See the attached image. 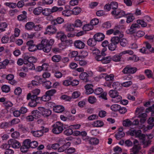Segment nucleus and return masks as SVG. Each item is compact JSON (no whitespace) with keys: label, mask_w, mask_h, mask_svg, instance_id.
I'll use <instances>...</instances> for the list:
<instances>
[{"label":"nucleus","mask_w":154,"mask_h":154,"mask_svg":"<svg viewBox=\"0 0 154 154\" xmlns=\"http://www.w3.org/2000/svg\"><path fill=\"white\" fill-rule=\"evenodd\" d=\"M70 145V143L68 142L61 146L65 152L66 151V150H67V149L69 148Z\"/></svg>","instance_id":"e2e57ef3"},{"label":"nucleus","mask_w":154,"mask_h":154,"mask_svg":"<svg viewBox=\"0 0 154 154\" xmlns=\"http://www.w3.org/2000/svg\"><path fill=\"white\" fill-rule=\"evenodd\" d=\"M75 151V149L74 148L70 147L68 148L66 150V153L68 154H70L74 153Z\"/></svg>","instance_id":"680f3d73"},{"label":"nucleus","mask_w":154,"mask_h":154,"mask_svg":"<svg viewBox=\"0 0 154 154\" xmlns=\"http://www.w3.org/2000/svg\"><path fill=\"white\" fill-rule=\"evenodd\" d=\"M51 99V97H50L48 95L46 94V92L45 95L41 97V99L42 100L44 101H47Z\"/></svg>","instance_id":"13d9d810"},{"label":"nucleus","mask_w":154,"mask_h":154,"mask_svg":"<svg viewBox=\"0 0 154 154\" xmlns=\"http://www.w3.org/2000/svg\"><path fill=\"white\" fill-rule=\"evenodd\" d=\"M54 128L52 132L54 134H58L61 133L63 130V124L60 122H57L53 125Z\"/></svg>","instance_id":"7ed1b4c3"},{"label":"nucleus","mask_w":154,"mask_h":154,"mask_svg":"<svg viewBox=\"0 0 154 154\" xmlns=\"http://www.w3.org/2000/svg\"><path fill=\"white\" fill-rule=\"evenodd\" d=\"M118 3L115 2H112L110 4V6L111 8L113 10H118L117 8H118Z\"/></svg>","instance_id":"4c0bfd02"},{"label":"nucleus","mask_w":154,"mask_h":154,"mask_svg":"<svg viewBox=\"0 0 154 154\" xmlns=\"http://www.w3.org/2000/svg\"><path fill=\"white\" fill-rule=\"evenodd\" d=\"M34 25L35 23L33 22H28L25 25V29L28 30H32L33 28Z\"/></svg>","instance_id":"dca6fc26"},{"label":"nucleus","mask_w":154,"mask_h":154,"mask_svg":"<svg viewBox=\"0 0 154 154\" xmlns=\"http://www.w3.org/2000/svg\"><path fill=\"white\" fill-rule=\"evenodd\" d=\"M3 104L7 109L13 106L12 103L10 101H5L3 103Z\"/></svg>","instance_id":"3c124183"},{"label":"nucleus","mask_w":154,"mask_h":154,"mask_svg":"<svg viewBox=\"0 0 154 154\" xmlns=\"http://www.w3.org/2000/svg\"><path fill=\"white\" fill-rule=\"evenodd\" d=\"M46 30V32H44L45 34H48L49 33L50 34H54L57 32V30L55 26L50 25L47 27Z\"/></svg>","instance_id":"39448f33"},{"label":"nucleus","mask_w":154,"mask_h":154,"mask_svg":"<svg viewBox=\"0 0 154 154\" xmlns=\"http://www.w3.org/2000/svg\"><path fill=\"white\" fill-rule=\"evenodd\" d=\"M93 28V26L91 24L85 25L82 27L83 29L85 31H88L92 30Z\"/></svg>","instance_id":"cd10ccee"},{"label":"nucleus","mask_w":154,"mask_h":154,"mask_svg":"<svg viewBox=\"0 0 154 154\" xmlns=\"http://www.w3.org/2000/svg\"><path fill=\"white\" fill-rule=\"evenodd\" d=\"M61 59V57L58 55H54L52 57V60L54 62H58Z\"/></svg>","instance_id":"bb28decb"},{"label":"nucleus","mask_w":154,"mask_h":154,"mask_svg":"<svg viewBox=\"0 0 154 154\" xmlns=\"http://www.w3.org/2000/svg\"><path fill=\"white\" fill-rule=\"evenodd\" d=\"M141 149L140 146H134L131 149V151L134 154H137L139 152Z\"/></svg>","instance_id":"aec40b11"},{"label":"nucleus","mask_w":154,"mask_h":154,"mask_svg":"<svg viewBox=\"0 0 154 154\" xmlns=\"http://www.w3.org/2000/svg\"><path fill=\"white\" fill-rule=\"evenodd\" d=\"M38 109L41 112L42 115L45 117H48L51 114V111L48 109H45L44 108L40 107Z\"/></svg>","instance_id":"0eeeda50"},{"label":"nucleus","mask_w":154,"mask_h":154,"mask_svg":"<svg viewBox=\"0 0 154 154\" xmlns=\"http://www.w3.org/2000/svg\"><path fill=\"white\" fill-rule=\"evenodd\" d=\"M106 55V54L104 52H102L100 54L96 55L95 58L97 60L100 61L102 62L103 59H104V57Z\"/></svg>","instance_id":"a211bd4d"},{"label":"nucleus","mask_w":154,"mask_h":154,"mask_svg":"<svg viewBox=\"0 0 154 154\" xmlns=\"http://www.w3.org/2000/svg\"><path fill=\"white\" fill-rule=\"evenodd\" d=\"M51 83L49 81H47L44 82L43 85L48 89L51 88Z\"/></svg>","instance_id":"8fccbe9b"},{"label":"nucleus","mask_w":154,"mask_h":154,"mask_svg":"<svg viewBox=\"0 0 154 154\" xmlns=\"http://www.w3.org/2000/svg\"><path fill=\"white\" fill-rule=\"evenodd\" d=\"M119 42L120 45L122 47H125L128 44V41L125 38L121 39Z\"/></svg>","instance_id":"49530a36"},{"label":"nucleus","mask_w":154,"mask_h":154,"mask_svg":"<svg viewBox=\"0 0 154 154\" xmlns=\"http://www.w3.org/2000/svg\"><path fill=\"white\" fill-rule=\"evenodd\" d=\"M63 8L62 7L58 8L56 6L53 7L51 9H50L51 12L54 13L57 11H62Z\"/></svg>","instance_id":"f704fd0d"},{"label":"nucleus","mask_w":154,"mask_h":154,"mask_svg":"<svg viewBox=\"0 0 154 154\" xmlns=\"http://www.w3.org/2000/svg\"><path fill=\"white\" fill-rule=\"evenodd\" d=\"M121 38L119 37L118 36L113 37L111 39V42L117 45L119 42L120 39Z\"/></svg>","instance_id":"c756f323"},{"label":"nucleus","mask_w":154,"mask_h":154,"mask_svg":"<svg viewBox=\"0 0 154 154\" xmlns=\"http://www.w3.org/2000/svg\"><path fill=\"white\" fill-rule=\"evenodd\" d=\"M89 75L86 72H82L79 75L80 78L85 82H87L89 81Z\"/></svg>","instance_id":"f8f14e48"},{"label":"nucleus","mask_w":154,"mask_h":154,"mask_svg":"<svg viewBox=\"0 0 154 154\" xmlns=\"http://www.w3.org/2000/svg\"><path fill=\"white\" fill-rule=\"evenodd\" d=\"M23 14L20 15L18 16L17 19L19 21H22L25 20L26 18V12L23 11L22 12Z\"/></svg>","instance_id":"5701e85b"},{"label":"nucleus","mask_w":154,"mask_h":154,"mask_svg":"<svg viewBox=\"0 0 154 154\" xmlns=\"http://www.w3.org/2000/svg\"><path fill=\"white\" fill-rule=\"evenodd\" d=\"M9 63L8 60L7 59L5 60L2 62H0V69H5Z\"/></svg>","instance_id":"b1692460"},{"label":"nucleus","mask_w":154,"mask_h":154,"mask_svg":"<svg viewBox=\"0 0 154 154\" xmlns=\"http://www.w3.org/2000/svg\"><path fill=\"white\" fill-rule=\"evenodd\" d=\"M123 55L122 52L120 53L119 55H115L112 58V60L115 62L120 61L121 57Z\"/></svg>","instance_id":"4be33fe9"},{"label":"nucleus","mask_w":154,"mask_h":154,"mask_svg":"<svg viewBox=\"0 0 154 154\" xmlns=\"http://www.w3.org/2000/svg\"><path fill=\"white\" fill-rule=\"evenodd\" d=\"M105 37L104 35L101 33H98L95 34L94 38L97 41L100 42L103 40Z\"/></svg>","instance_id":"9b49d317"},{"label":"nucleus","mask_w":154,"mask_h":154,"mask_svg":"<svg viewBox=\"0 0 154 154\" xmlns=\"http://www.w3.org/2000/svg\"><path fill=\"white\" fill-rule=\"evenodd\" d=\"M120 106L117 104H114L111 107V109L114 111H119L120 109Z\"/></svg>","instance_id":"09e8293b"},{"label":"nucleus","mask_w":154,"mask_h":154,"mask_svg":"<svg viewBox=\"0 0 154 154\" xmlns=\"http://www.w3.org/2000/svg\"><path fill=\"white\" fill-rule=\"evenodd\" d=\"M134 19V18L133 15H131L127 17L126 22L127 23H129L132 22Z\"/></svg>","instance_id":"338daca9"},{"label":"nucleus","mask_w":154,"mask_h":154,"mask_svg":"<svg viewBox=\"0 0 154 154\" xmlns=\"http://www.w3.org/2000/svg\"><path fill=\"white\" fill-rule=\"evenodd\" d=\"M54 40L51 39L50 41L46 39H43L41 42V44L37 45L35 44L31 47L28 48L29 51L31 52H33L38 50H42L45 52H48L51 48V46L53 45Z\"/></svg>","instance_id":"f257e3e1"},{"label":"nucleus","mask_w":154,"mask_h":154,"mask_svg":"<svg viewBox=\"0 0 154 154\" xmlns=\"http://www.w3.org/2000/svg\"><path fill=\"white\" fill-rule=\"evenodd\" d=\"M32 113L35 119L40 118L41 116V114H42L40 111L39 112L37 110L32 111Z\"/></svg>","instance_id":"6ab92c4d"},{"label":"nucleus","mask_w":154,"mask_h":154,"mask_svg":"<svg viewBox=\"0 0 154 154\" xmlns=\"http://www.w3.org/2000/svg\"><path fill=\"white\" fill-rule=\"evenodd\" d=\"M25 60H27L28 63H34L36 62L37 59L34 57H24Z\"/></svg>","instance_id":"7c9ffc66"},{"label":"nucleus","mask_w":154,"mask_h":154,"mask_svg":"<svg viewBox=\"0 0 154 154\" xmlns=\"http://www.w3.org/2000/svg\"><path fill=\"white\" fill-rule=\"evenodd\" d=\"M99 142V140L96 138H91L89 140V143L92 144H97Z\"/></svg>","instance_id":"37998d69"},{"label":"nucleus","mask_w":154,"mask_h":154,"mask_svg":"<svg viewBox=\"0 0 154 154\" xmlns=\"http://www.w3.org/2000/svg\"><path fill=\"white\" fill-rule=\"evenodd\" d=\"M31 133H32L33 136L37 137H39L43 135V130H38L36 131H31Z\"/></svg>","instance_id":"2eb2a0df"},{"label":"nucleus","mask_w":154,"mask_h":154,"mask_svg":"<svg viewBox=\"0 0 154 154\" xmlns=\"http://www.w3.org/2000/svg\"><path fill=\"white\" fill-rule=\"evenodd\" d=\"M125 135V134L124 132H118L115 134V137L117 140H119L123 137Z\"/></svg>","instance_id":"c03bdc74"},{"label":"nucleus","mask_w":154,"mask_h":154,"mask_svg":"<svg viewBox=\"0 0 154 154\" xmlns=\"http://www.w3.org/2000/svg\"><path fill=\"white\" fill-rule=\"evenodd\" d=\"M74 45L76 48L79 49L83 48L85 46V44L83 42L79 40L75 41Z\"/></svg>","instance_id":"1a4fd4ad"},{"label":"nucleus","mask_w":154,"mask_h":154,"mask_svg":"<svg viewBox=\"0 0 154 154\" xmlns=\"http://www.w3.org/2000/svg\"><path fill=\"white\" fill-rule=\"evenodd\" d=\"M9 145H11L12 147L14 148H18L20 146V143L16 140L11 139L8 141Z\"/></svg>","instance_id":"6e6552de"},{"label":"nucleus","mask_w":154,"mask_h":154,"mask_svg":"<svg viewBox=\"0 0 154 154\" xmlns=\"http://www.w3.org/2000/svg\"><path fill=\"white\" fill-rule=\"evenodd\" d=\"M132 122L129 119H127L123 121V125L125 127H129L132 125Z\"/></svg>","instance_id":"c9c22d12"},{"label":"nucleus","mask_w":154,"mask_h":154,"mask_svg":"<svg viewBox=\"0 0 154 154\" xmlns=\"http://www.w3.org/2000/svg\"><path fill=\"white\" fill-rule=\"evenodd\" d=\"M93 85L91 84H88L85 86V88L86 90V94H90L94 92V90L93 89Z\"/></svg>","instance_id":"9d476101"},{"label":"nucleus","mask_w":154,"mask_h":154,"mask_svg":"<svg viewBox=\"0 0 154 154\" xmlns=\"http://www.w3.org/2000/svg\"><path fill=\"white\" fill-rule=\"evenodd\" d=\"M105 75V79L106 81H112L114 79V76L112 74L109 75H106V74Z\"/></svg>","instance_id":"864d4df0"},{"label":"nucleus","mask_w":154,"mask_h":154,"mask_svg":"<svg viewBox=\"0 0 154 154\" xmlns=\"http://www.w3.org/2000/svg\"><path fill=\"white\" fill-rule=\"evenodd\" d=\"M151 141L149 140H143L142 141H141V142L143 146V148H145L149 146L151 144Z\"/></svg>","instance_id":"2f4dec72"},{"label":"nucleus","mask_w":154,"mask_h":154,"mask_svg":"<svg viewBox=\"0 0 154 154\" xmlns=\"http://www.w3.org/2000/svg\"><path fill=\"white\" fill-rule=\"evenodd\" d=\"M64 133L67 136H69L72 134L73 131L71 129L69 128L64 131Z\"/></svg>","instance_id":"603ef678"},{"label":"nucleus","mask_w":154,"mask_h":154,"mask_svg":"<svg viewBox=\"0 0 154 154\" xmlns=\"http://www.w3.org/2000/svg\"><path fill=\"white\" fill-rule=\"evenodd\" d=\"M1 88L2 91L5 93L8 92L10 90L9 87L6 85H3Z\"/></svg>","instance_id":"a18cd8bd"},{"label":"nucleus","mask_w":154,"mask_h":154,"mask_svg":"<svg viewBox=\"0 0 154 154\" xmlns=\"http://www.w3.org/2000/svg\"><path fill=\"white\" fill-rule=\"evenodd\" d=\"M56 91L55 89H51L46 92V94L48 95L50 97L53 96L56 92Z\"/></svg>","instance_id":"4d7b16f0"},{"label":"nucleus","mask_w":154,"mask_h":154,"mask_svg":"<svg viewBox=\"0 0 154 154\" xmlns=\"http://www.w3.org/2000/svg\"><path fill=\"white\" fill-rule=\"evenodd\" d=\"M154 121L151 118H149L147 120V123L148 125L147 126V128L148 130L152 129L154 126Z\"/></svg>","instance_id":"f3484780"},{"label":"nucleus","mask_w":154,"mask_h":154,"mask_svg":"<svg viewBox=\"0 0 154 154\" xmlns=\"http://www.w3.org/2000/svg\"><path fill=\"white\" fill-rule=\"evenodd\" d=\"M112 60V58L110 56L106 57L104 56L102 63L103 64H107L110 63Z\"/></svg>","instance_id":"e433bc0d"},{"label":"nucleus","mask_w":154,"mask_h":154,"mask_svg":"<svg viewBox=\"0 0 154 154\" xmlns=\"http://www.w3.org/2000/svg\"><path fill=\"white\" fill-rule=\"evenodd\" d=\"M96 41H97L94 38H90L87 42V44L89 46H94L96 45Z\"/></svg>","instance_id":"a878e982"},{"label":"nucleus","mask_w":154,"mask_h":154,"mask_svg":"<svg viewBox=\"0 0 154 154\" xmlns=\"http://www.w3.org/2000/svg\"><path fill=\"white\" fill-rule=\"evenodd\" d=\"M72 24H66L65 26L67 31H72L74 30V28L73 27Z\"/></svg>","instance_id":"de8ad7c7"},{"label":"nucleus","mask_w":154,"mask_h":154,"mask_svg":"<svg viewBox=\"0 0 154 154\" xmlns=\"http://www.w3.org/2000/svg\"><path fill=\"white\" fill-rule=\"evenodd\" d=\"M91 50L92 51V53L93 54L97 55L100 53V51L97 49L95 48H92Z\"/></svg>","instance_id":"774afa93"},{"label":"nucleus","mask_w":154,"mask_h":154,"mask_svg":"<svg viewBox=\"0 0 154 154\" xmlns=\"http://www.w3.org/2000/svg\"><path fill=\"white\" fill-rule=\"evenodd\" d=\"M132 82L131 81H128L123 82L122 84V85L125 87H128L132 84Z\"/></svg>","instance_id":"0e129e2a"},{"label":"nucleus","mask_w":154,"mask_h":154,"mask_svg":"<svg viewBox=\"0 0 154 154\" xmlns=\"http://www.w3.org/2000/svg\"><path fill=\"white\" fill-rule=\"evenodd\" d=\"M103 92V89L100 88H98L95 90L94 93L97 95H100Z\"/></svg>","instance_id":"6e6d98bb"},{"label":"nucleus","mask_w":154,"mask_h":154,"mask_svg":"<svg viewBox=\"0 0 154 154\" xmlns=\"http://www.w3.org/2000/svg\"><path fill=\"white\" fill-rule=\"evenodd\" d=\"M62 14L64 16L69 17L72 14V11L69 10H67L63 11Z\"/></svg>","instance_id":"473e14b6"},{"label":"nucleus","mask_w":154,"mask_h":154,"mask_svg":"<svg viewBox=\"0 0 154 154\" xmlns=\"http://www.w3.org/2000/svg\"><path fill=\"white\" fill-rule=\"evenodd\" d=\"M42 8L41 7H38L34 9L33 13L35 15H39L42 13Z\"/></svg>","instance_id":"c85d7f7f"},{"label":"nucleus","mask_w":154,"mask_h":154,"mask_svg":"<svg viewBox=\"0 0 154 154\" xmlns=\"http://www.w3.org/2000/svg\"><path fill=\"white\" fill-rule=\"evenodd\" d=\"M96 100V99L94 96H90L88 98V101L91 104L95 103Z\"/></svg>","instance_id":"052dcab7"},{"label":"nucleus","mask_w":154,"mask_h":154,"mask_svg":"<svg viewBox=\"0 0 154 154\" xmlns=\"http://www.w3.org/2000/svg\"><path fill=\"white\" fill-rule=\"evenodd\" d=\"M42 13L45 16H48L51 14L50 9L49 8H45L43 10L42 9Z\"/></svg>","instance_id":"79ce46f5"},{"label":"nucleus","mask_w":154,"mask_h":154,"mask_svg":"<svg viewBox=\"0 0 154 154\" xmlns=\"http://www.w3.org/2000/svg\"><path fill=\"white\" fill-rule=\"evenodd\" d=\"M81 9L79 7H76L74 8L72 11V14L77 15L81 11Z\"/></svg>","instance_id":"a19ab883"},{"label":"nucleus","mask_w":154,"mask_h":154,"mask_svg":"<svg viewBox=\"0 0 154 154\" xmlns=\"http://www.w3.org/2000/svg\"><path fill=\"white\" fill-rule=\"evenodd\" d=\"M109 94L111 97L114 99L112 100V101L115 103L120 102L122 100V97L119 95V92L115 90H110L109 92Z\"/></svg>","instance_id":"f03ea898"},{"label":"nucleus","mask_w":154,"mask_h":154,"mask_svg":"<svg viewBox=\"0 0 154 154\" xmlns=\"http://www.w3.org/2000/svg\"><path fill=\"white\" fill-rule=\"evenodd\" d=\"M116 45L112 42L108 45L109 49L110 51H114L116 50Z\"/></svg>","instance_id":"ea45409f"},{"label":"nucleus","mask_w":154,"mask_h":154,"mask_svg":"<svg viewBox=\"0 0 154 154\" xmlns=\"http://www.w3.org/2000/svg\"><path fill=\"white\" fill-rule=\"evenodd\" d=\"M137 70L136 67H132L129 66H127L122 71L124 74H131L134 73Z\"/></svg>","instance_id":"20e7f679"},{"label":"nucleus","mask_w":154,"mask_h":154,"mask_svg":"<svg viewBox=\"0 0 154 154\" xmlns=\"http://www.w3.org/2000/svg\"><path fill=\"white\" fill-rule=\"evenodd\" d=\"M140 27V26L137 23L132 24L129 30L131 34H133L136 32V28Z\"/></svg>","instance_id":"ddd939ff"},{"label":"nucleus","mask_w":154,"mask_h":154,"mask_svg":"<svg viewBox=\"0 0 154 154\" xmlns=\"http://www.w3.org/2000/svg\"><path fill=\"white\" fill-rule=\"evenodd\" d=\"M53 107V110L56 113L62 112L64 110V107L61 105L54 106Z\"/></svg>","instance_id":"4468645a"},{"label":"nucleus","mask_w":154,"mask_h":154,"mask_svg":"<svg viewBox=\"0 0 154 154\" xmlns=\"http://www.w3.org/2000/svg\"><path fill=\"white\" fill-rule=\"evenodd\" d=\"M82 25V22L79 19L76 20L74 24H72V26L73 27H80Z\"/></svg>","instance_id":"72a5a7b5"},{"label":"nucleus","mask_w":154,"mask_h":154,"mask_svg":"<svg viewBox=\"0 0 154 154\" xmlns=\"http://www.w3.org/2000/svg\"><path fill=\"white\" fill-rule=\"evenodd\" d=\"M20 122V120L17 118H15L13 119L11 122V125H14L17 124Z\"/></svg>","instance_id":"bf43d9fd"},{"label":"nucleus","mask_w":154,"mask_h":154,"mask_svg":"<svg viewBox=\"0 0 154 154\" xmlns=\"http://www.w3.org/2000/svg\"><path fill=\"white\" fill-rule=\"evenodd\" d=\"M9 37L8 36H3L2 39V42L3 44L7 43L9 41Z\"/></svg>","instance_id":"69168bd1"},{"label":"nucleus","mask_w":154,"mask_h":154,"mask_svg":"<svg viewBox=\"0 0 154 154\" xmlns=\"http://www.w3.org/2000/svg\"><path fill=\"white\" fill-rule=\"evenodd\" d=\"M38 98H39V97L34 94L31 95V94L30 93H29L27 96V99L29 100L30 99L31 100H35L36 101L37 99L38 100Z\"/></svg>","instance_id":"393cba45"},{"label":"nucleus","mask_w":154,"mask_h":154,"mask_svg":"<svg viewBox=\"0 0 154 154\" xmlns=\"http://www.w3.org/2000/svg\"><path fill=\"white\" fill-rule=\"evenodd\" d=\"M138 24H140L143 27H145L147 25V23L143 20H138L137 21Z\"/></svg>","instance_id":"5fc2aeb1"},{"label":"nucleus","mask_w":154,"mask_h":154,"mask_svg":"<svg viewBox=\"0 0 154 154\" xmlns=\"http://www.w3.org/2000/svg\"><path fill=\"white\" fill-rule=\"evenodd\" d=\"M103 123L101 121L97 120L94 122L93 125L96 127H100L103 126Z\"/></svg>","instance_id":"58836bf2"},{"label":"nucleus","mask_w":154,"mask_h":154,"mask_svg":"<svg viewBox=\"0 0 154 154\" xmlns=\"http://www.w3.org/2000/svg\"><path fill=\"white\" fill-rule=\"evenodd\" d=\"M114 32L113 34L115 35H117L120 38H122L123 37L124 34L123 32L119 30H116V27L114 28Z\"/></svg>","instance_id":"412c9836"},{"label":"nucleus","mask_w":154,"mask_h":154,"mask_svg":"<svg viewBox=\"0 0 154 154\" xmlns=\"http://www.w3.org/2000/svg\"><path fill=\"white\" fill-rule=\"evenodd\" d=\"M112 15H115L116 17H121L124 16L126 15L125 12L123 11H119V10H113L111 12Z\"/></svg>","instance_id":"423d86ee"}]
</instances>
